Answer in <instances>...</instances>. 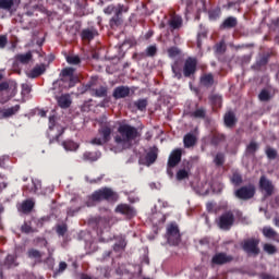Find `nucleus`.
I'll use <instances>...</instances> for the list:
<instances>
[{
    "label": "nucleus",
    "mask_w": 279,
    "mask_h": 279,
    "mask_svg": "<svg viewBox=\"0 0 279 279\" xmlns=\"http://www.w3.org/2000/svg\"><path fill=\"white\" fill-rule=\"evenodd\" d=\"M138 136H141V133H138V129L130 125L129 123L120 122L117 133L113 136L111 151H114V154H119L124 149H130V147L134 145V141H136Z\"/></svg>",
    "instance_id": "1"
},
{
    "label": "nucleus",
    "mask_w": 279,
    "mask_h": 279,
    "mask_svg": "<svg viewBox=\"0 0 279 279\" xmlns=\"http://www.w3.org/2000/svg\"><path fill=\"white\" fill-rule=\"evenodd\" d=\"M104 199L107 202H117V199H119V195H117L112 190L105 187L94 192L92 196L88 197L86 206L90 208L96 206L97 202H104Z\"/></svg>",
    "instance_id": "2"
},
{
    "label": "nucleus",
    "mask_w": 279,
    "mask_h": 279,
    "mask_svg": "<svg viewBox=\"0 0 279 279\" xmlns=\"http://www.w3.org/2000/svg\"><path fill=\"white\" fill-rule=\"evenodd\" d=\"M112 138V124L110 122H101L98 130V135L94 137L92 145H106Z\"/></svg>",
    "instance_id": "3"
},
{
    "label": "nucleus",
    "mask_w": 279,
    "mask_h": 279,
    "mask_svg": "<svg viewBox=\"0 0 279 279\" xmlns=\"http://www.w3.org/2000/svg\"><path fill=\"white\" fill-rule=\"evenodd\" d=\"M19 85L14 81L0 83V104H8L12 97H16Z\"/></svg>",
    "instance_id": "4"
},
{
    "label": "nucleus",
    "mask_w": 279,
    "mask_h": 279,
    "mask_svg": "<svg viewBox=\"0 0 279 279\" xmlns=\"http://www.w3.org/2000/svg\"><path fill=\"white\" fill-rule=\"evenodd\" d=\"M61 75L63 82H69V88H73V86L80 82V76L75 74V70L73 68L63 69Z\"/></svg>",
    "instance_id": "5"
},
{
    "label": "nucleus",
    "mask_w": 279,
    "mask_h": 279,
    "mask_svg": "<svg viewBox=\"0 0 279 279\" xmlns=\"http://www.w3.org/2000/svg\"><path fill=\"white\" fill-rule=\"evenodd\" d=\"M167 236L170 245H178L180 243V229H178V225H169L167 227Z\"/></svg>",
    "instance_id": "6"
},
{
    "label": "nucleus",
    "mask_w": 279,
    "mask_h": 279,
    "mask_svg": "<svg viewBox=\"0 0 279 279\" xmlns=\"http://www.w3.org/2000/svg\"><path fill=\"white\" fill-rule=\"evenodd\" d=\"M233 223H234V214H232V211H227L219 217L218 225H219V228H221V230H230Z\"/></svg>",
    "instance_id": "7"
},
{
    "label": "nucleus",
    "mask_w": 279,
    "mask_h": 279,
    "mask_svg": "<svg viewBox=\"0 0 279 279\" xmlns=\"http://www.w3.org/2000/svg\"><path fill=\"white\" fill-rule=\"evenodd\" d=\"M254 193H256L254 185H246L236 190L234 194L238 199H252Z\"/></svg>",
    "instance_id": "8"
},
{
    "label": "nucleus",
    "mask_w": 279,
    "mask_h": 279,
    "mask_svg": "<svg viewBox=\"0 0 279 279\" xmlns=\"http://www.w3.org/2000/svg\"><path fill=\"white\" fill-rule=\"evenodd\" d=\"M197 71V59L195 58H187L183 65V74L184 77H191V75H195Z\"/></svg>",
    "instance_id": "9"
},
{
    "label": "nucleus",
    "mask_w": 279,
    "mask_h": 279,
    "mask_svg": "<svg viewBox=\"0 0 279 279\" xmlns=\"http://www.w3.org/2000/svg\"><path fill=\"white\" fill-rule=\"evenodd\" d=\"M20 5L21 0H0V10H7L10 14H14Z\"/></svg>",
    "instance_id": "10"
},
{
    "label": "nucleus",
    "mask_w": 279,
    "mask_h": 279,
    "mask_svg": "<svg viewBox=\"0 0 279 279\" xmlns=\"http://www.w3.org/2000/svg\"><path fill=\"white\" fill-rule=\"evenodd\" d=\"M259 240L250 239L244 241L243 250L247 252V254H254L255 256L259 254L260 250L258 248Z\"/></svg>",
    "instance_id": "11"
},
{
    "label": "nucleus",
    "mask_w": 279,
    "mask_h": 279,
    "mask_svg": "<svg viewBox=\"0 0 279 279\" xmlns=\"http://www.w3.org/2000/svg\"><path fill=\"white\" fill-rule=\"evenodd\" d=\"M191 169H193V166L189 161H184L183 166L177 171V180H179V182H181V180H189Z\"/></svg>",
    "instance_id": "12"
},
{
    "label": "nucleus",
    "mask_w": 279,
    "mask_h": 279,
    "mask_svg": "<svg viewBox=\"0 0 279 279\" xmlns=\"http://www.w3.org/2000/svg\"><path fill=\"white\" fill-rule=\"evenodd\" d=\"M181 160H182V149L177 148L169 156L168 167L170 168L178 167Z\"/></svg>",
    "instance_id": "13"
},
{
    "label": "nucleus",
    "mask_w": 279,
    "mask_h": 279,
    "mask_svg": "<svg viewBox=\"0 0 279 279\" xmlns=\"http://www.w3.org/2000/svg\"><path fill=\"white\" fill-rule=\"evenodd\" d=\"M211 263L214 265H226V263H232V256L225 253H217L214 255Z\"/></svg>",
    "instance_id": "14"
},
{
    "label": "nucleus",
    "mask_w": 279,
    "mask_h": 279,
    "mask_svg": "<svg viewBox=\"0 0 279 279\" xmlns=\"http://www.w3.org/2000/svg\"><path fill=\"white\" fill-rule=\"evenodd\" d=\"M116 213H120V215H125V217H134L136 211L134 208L128 204H120L116 208Z\"/></svg>",
    "instance_id": "15"
},
{
    "label": "nucleus",
    "mask_w": 279,
    "mask_h": 279,
    "mask_svg": "<svg viewBox=\"0 0 279 279\" xmlns=\"http://www.w3.org/2000/svg\"><path fill=\"white\" fill-rule=\"evenodd\" d=\"M20 110H21V105H15L13 107L2 109L0 111V114L2 119H10L11 117H14V114H19Z\"/></svg>",
    "instance_id": "16"
},
{
    "label": "nucleus",
    "mask_w": 279,
    "mask_h": 279,
    "mask_svg": "<svg viewBox=\"0 0 279 279\" xmlns=\"http://www.w3.org/2000/svg\"><path fill=\"white\" fill-rule=\"evenodd\" d=\"M259 186L265 191L266 195H271V193H274V185L271 184V181L267 180L265 177L260 178Z\"/></svg>",
    "instance_id": "17"
},
{
    "label": "nucleus",
    "mask_w": 279,
    "mask_h": 279,
    "mask_svg": "<svg viewBox=\"0 0 279 279\" xmlns=\"http://www.w3.org/2000/svg\"><path fill=\"white\" fill-rule=\"evenodd\" d=\"M158 158V155L154 151L147 153L145 158H141L140 162L141 165H146V167H150V165H154L156 162V159Z\"/></svg>",
    "instance_id": "18"
},
{
    "label": "nucleus",
    "mask_w": 279,
    "mask_h": 279,
    "mask_svg": "<svg viewBox=\"0 0 279 279\" xmlns=\"http://www.w3.org/2000/svg\"><path fill=\"white\" fill-rule=\"evenodd\" d=\"M101 158V153L99 151H86L83 154V160L85 162H96V160Z\"/></svg>",
    "instance_id": "19"
},
{
    "label": "nucleus",
    "mask_w": 279,
    "mask_h": 279,
    "mask_svg": "<svg viewBox=\"0 0 279 279\" xmlns=\"http://www.w3.org/2000/svg\"><path fill=\"white\" fill-rule=\"evenodd\" d=\"M130 95V88L125 86L117 87L113 92V97L116 99H123L124 97H128Z\"/></svg>",
    "instance_id": "20"
},
{
    "label": "nucleus",
    "mask_w": 279,
    "mask_h": 279,
    "mask_svg": "<svg viewBox=\"0 0 279 279\" xmlns=\"http://www.w3.org/2000/svg\"><path fill=\"white\" fill-rule=\"evenodd\" d=\"M58 106L60 108H70L71 107V96L69 94L61 95L57 97Z\"/></svg>",
    "instance_id": "21"
},
{
    "label": "nucleus",
    "mask_w": 279,
    "mask_h": 279,
    "mask_svg": "<svg viewBox=\"0 0 279 279\" xmlns=\"http://www.w3.org/2000/svg\"><path fill=\"white\" fill-rule=\"evenodd\" d=\"M263 234L266 236V239H275L279 243V234L274 230L271 227H264L263 228Z\"/></svg>",
    "instance_id": "22"
},
{
    "label": "nucleus",
    "mask_w": 279,
    "mask_h": 279,
    "mask_svg": "<svg viewBox=\"0 0 279 279\" xmlns=\"http://www.w3.org/2000/svg\"><path fill=\"white\" fill-rule=\"evenodd\" d=\"M186 12L189 13L196 12V14H198L199 0H186Z\"/></svg>",
    "instance_id": "23"
},
{
    "label": "nucleus",
    "mask_w": 279,
    "mask_h": 279,
    "mask_svg": "<svg viewBox=\"0 0 279 279\" xmlns=\"http://www.w3.org/2000/svg\"><path fill=\"white\" fill-rule=\"evenodd\" d=\"M33 209H34V201L32 199L24 201L19 206L20 213H24V214L32 213Z\"/></svg>",
    "instance_id": "24"
},
{
    "label": "nucleus",
    "mask_w": 279,
    "mask_h": 279,
    "mask_svg": "<svg viewBox=\"0 0 279 279\" xmlns=\"http://www.w3.org/2000/svg\"><path fill=\"white\" fill-rule=\"evenodd\" d=\"M238 23L236 17L229 16L223 21L220 27L221 29H232V27H236Z\"/></svg>",
    "instance_id": "25"
},
{
    "label": "nucleus",
    "mask_w": 279,
    "mask_h": 279,
    "mask_svg": "<svg viewBox=\"0 0 279 279\" xmlns=\"http://www.w3.org/2000/svg\"><path fill=\"white\" fill-rule=\"evenodd\" d=\"M184 147H194L197 143V137L193 133H187L183 138Z\"/></svg>",
    "instance_id": "26"
},
{
    "label": "nucleus",
    "mask_w": 279,
    "mask_h": 279,
    "mask_svg": "<svg viewBox=\"0 0 279 279\" xmlns=\"http://www.w3.org/2000/svg\"><path fill=\"white\" fill-rule=\"evenodd\" d=\"M47 69L45 68V64L36 65L29 73L28 77H39V75H43Z\"/></svg>",
    "instance_id": "27"
},
{
    "label": "nucleus",
    "mask_w": 279,
    "mask_h": 279,
    "mask_svg": "<svg viewBox=\"0 0 279 279\" xmlns=\"http://www.w3.org/2000/svg\"><path fill=\"white\" fill-rule=\"evenodd\" d=\"M169 25L171 29H180L182 27V17L180 15H173L169 20Z\"/></svg>",
    "instance_id": "28"
},
{
    "label": "nucleus",
    "mask_w": 279,
    "mask_h": 279,
    "mask_svg": "<svg viewBox=\"0 0 279 279\" xmlns=\"http://www.w3.org/2000/svg\"><path fill=\"white\" fill-rule=\"evenodd\" d=\"M236 123V118L234 117V113L232 111H229L225 114V124L227 128H234V124Z\"/></svg>",
    "instance_id": "29"
},
{
    "label": "nucleus",
    "mask_w": 279,
    "mask_h": 279,
    "mask_svg": "<svg viewBox=\"0 0 279 279\" xmlns=\"http://www.w3.org/2000/svg\"><path fill=\"white\" fill-rule=\"evenodd\" d=\"M16 62H21V64H29L32 62V52H27L24 54L15 56Z\"/></svg>",
    "instance_id": "30"
},
{
    "label": "nucleus",
    "mask_w": 279,
    "mask_h": 279,
    "mask_svg": "<svg viewBox=\"0 0 279 279\" xmlns=\"http://www.w3.org/2000/svg\"><path fill=\"white\" fill-rule=\"evenodd\" d=\"M19 264L16 263V255H8L4 260V267L10 269V267H17Z\"/></svg>",
    "instance_id": "31"
},
{
    "label": "nucleus",
    "mask_w": 279,
    "mask_h": 279,
    "mask_svg": "<svg viewBox=\"0 0 279 279\" xmlns=\"http://www.w3.org/2000/svg\"><path fill=\"white\" fill-rule=\"evenodd\" d=\"M63 147L65 151H77V149L80 148V145H77V143L73 141H65L63 142Z\"/></svg>",
    "instance_id": "32"
},
{
    "label": "nucleus",
    "mask_w": 279,
    "mask_h": 279,
    "mask_svg": "<svg viewBox=\"0 0 279 279\" xmlns=\"http://www.w3.org/2000/svg\"><path fill=\"white\" fill-rule=\"evenodd\" d=\"M28 258H33L34 260H40L43 258V253L36 248H31L27 252Z\"/></svg>",
    "instance_id": "33"
},
{
    "label": "nucleus",
    "mask_w": 279,
    "mask_h": 279,
    "mask_svg": "<svg viewBox=\"0 0 279 279\" xmlns=\"http://www.w3.org/2000/svg\"><path fill=\"white\" fill-rule=\"evenodd\" d=\"M201 82L204 86H213L215 80L213 78V74H206L201 78Z\"/></svg>",
    "instance_id": "34"
},
{
    "label": "nucleus",
    "mask_w": 279,
    "mask_h": 279,
    "mask_svg": "<svg viewBox=\"0 0 279 279\" xmlns=\"http://www.w3.org/2000/svg\"><path fill=\"white\" fill-rule=\"evenodd\" d=\"M192 117H194L195 119H205L206 110L204 108H198L192 112Z\"/></svg>",
    "instance_id": "35"
},
{
    "label": "nucleus",
    "mask_w": 279,
    "mask_h": 279,
    "mask_svg": "<svg viewBox=\"0 0 279 279\" xmlns=\"http://www.w3.org/2000/svg\"><path fill=\"white\" fill-rule=\"evenodd\" d=\"M231 182L235 186H239V184H243V177H241L239 172H234L233 175L231 177Z\"/></svg>",
    "instance_id": "36"
},
{
    "label": "nucleus",
    "mask_w": 279,
    "mask_h": 279,
    "mask_svg": "<svg viewBox=\"0 0 279 279\" xmlns=\"http://www.w3.org/2000/svg\"><path fill=\"white\" fill-rule=\"evenodd\" d=\"M38 189H40V182H35L32 181V186H24L25 191H28V193H36V191H38Z\"/></svg>",
    "instance_id": "37"
},
{
    "label": "nucleus",
    "mask_w": 279,
    "mask_h": 279,
    "mask_svg": "<svg viewBox=\"0 0 279 279\" xmlns=\"http://www.w3.org/2000/svg\"><path fill=\"white\" fill-rule=\"evenodd\" d=\"M82 38L83 40H93V38H95V32L85 29L82 32Z\"/></svg>",
    "instance_id": "38"
},
{
    "label": "nucleus",
    "mask_w": 279,
    "mask_h": 279,
    "mask_svg": "<svg viewBox=\"0 0 279 279\" xmlns=\"http://www.w3.org/2000/svg\"><path fill=\"white\" fill-rule=\"evenodd\" d=\"M130 7L124 4H118L116 9V16H121V14L129 12Z\"/></svg>",
    "instance_id": "39"
},
{
    "label": "nucleus",
    "mask_w": 279,
    "mask_h": 279,
    "mask_svg": "<svg viewBox=\"0 0 279 279\" xmlns=\"http://www.w3.org/2000/svg\"><path fill=\"white\" fill-rule=\"evenodd\" d=\"M221 141H226V136L223 134H220V133L214 134L211 140L213 145H219Z\"/></svg>",
    "instance_id": "40"
},
{
    "label": "nucleus",
    "mask_w": 279,
    "mask_h": 279,
    "mask_svg": "<svg viewBox=\"0 0 279 279\" xmlns=\"http://www.w3.org/2000/svg\"><path fill=\"white\" fill-rule=\"evenodd\" d=\"M266 156L267 158H269V160H276L277 156H278V151H276V149L268 147L266 149Z\"/></svg>",
    "instance_id": "41"
},
{
    "label": "nucleus",
    "mask_w": 279,
    "mask_h": 279,
    "mask_svg": "<svg viewBox=\"0 0 279 279\" xmlns=\"http://www.w3.org/2000/svg\"><path fill=\"white\" fill-rule=\"evenodd\" d=\"M225 160H226V156L223 154L219 153L216 155L214 162L218 167H221V165H223Z\"/></svg>",
    "instance_id": "42"
},
{
    "label": "nucleus",
    "mask_w": 279,
    "mask_h": 279,
    "mask_svg": "<svg viewBox=\"0 0 279 279\" xmlns=\"http://www.w3.org/2000/svg\"><path fill=\"white\" fill-rule=\"evenodd\" d=\"M179 54H180V48L171 47V48L168 49L169 58H178Z\"/></svg>",
    "instance_id": "43"
},
{
    "label": "nucleus",
    "mask_w": 279,
    "mask_h": 279,
    "mask_svg": "<svg viewBox=\"0 0 279 279\" xmlns=\"http://www.w3.org/2000/svg\"><path fill=\"white\" fill-rule=\"evenodd\" d=\"M135 106L137 110H145L147 108V99H140L135 101Z\"/></svg>",
    "instance_id": "44"
},
{
    "label": "nucleus",
    "mask_w": 279,
    "mask_h": 279,
    "mask_svg": "<svg viewBox=\"0 0 279 279\" xmlns=\"http://www.w3.org/2000/svg\"><path fill=\"white\" fill-rule=\"evenodd\" d=\"M221 96L214 95L211 96V104L215 106V108H221Z\"/></svg>",
    "instance_id": "45"
},
{
    "label": "nucleus",
    "mask_w": 279,
    "mask_h": 279,
    "mask_svg": "<svg viewBox=\"0 0 279 279\" xmlns=\"http://www.w3.org/2000/svg\"><path fill=\"white\" fill-rule=\"evenodd\" d=\"M172 73L174 74V77H177L178 80L182 78V72L180 71V66L178 65V63H174L172 65Z\"/></svg>",
    "instance_id": "46"
},
{
    "label": "nucleus",
    "mask_w": 279,
    "mask_h": 279,
    "mask_svg": "<svg viewBox=\"0 0 279 279\" xmlns=\"http://www.w3.org/2000/svg\"><path fill=\"white\" fill-rule=\"evenodd\" d=\"M264 252H267V254H276V252H278V250L276 248V246L274 244H265Z\"/></svg>",
    "instance_id": "47"
},
{
    "label": "nucleus",
    "mask_w": 279,
    "mask_h": 279,
    "mask_svg": "<svg viewBox=\"0 0 279 279\" xmlns=\"http://www.w3.org/2000/svg\"><path fill=\"white\" fill-rule=\"evenodd\" d=\"M95 95L96 97H106V95H108V89H106V87H99L95 90Z\"/></svg>",
    "instance_id": "48"
},
{
    "label": "nucleus",
    "mask_w": 279,
    "mask_h": 279,
    "mask_svg": "<svg viewBox=\"0 0 279 279\" xmlns=\"http://www.w3.org/2000/svg\"><path fill=\"white\" fill-rule=\"evenodd\" d=\"M256 149H258V144H256L255 142H251L246 148L248 154H255Z\"/></svg>",
    "instance_id": "49"
},
{
    "label": "nucleus",
    "mask_w": 279,
    "mask_h": 279,
    "mask_svg": "<svg viewBox=\"0 0 279 279\" xmlns=\"http://www.w3.org/2000/svg\"><path fill=\"white\" fill-rule=\"evenodd\" d=\"M66 62L69 64H80V57H77V56H69L66 58Z\"/></svg>",
    "instance_id": "50"
},
{
    "label": "nucleus",
    "mask_w": 279,
    "mask_h": 279,
    "mask_svg": "<svg viewBox=\"0 0 279 279\" xmlns=\"http://www.w3.org/2000/svg\"><path fill=\"white\" fill-rule=\"evenodd\" d=\"M158 49L156 48V46H150L146 49V53L147 56H149L150 58H154V56H156Z\"/></svg>",
    "instance_id": "51"
},
{
    "label": "nucleus",
    "mask_w": 279,
    "mask_h": 279,
    "mask_svg": "<svg viewBox=\"0 0 279 279\" xmlns=\"http://www.w3.org/2000/svg\"><path fill=\"white\" fill-rule=\"evenodd\" d=\"M216 51H217V53H223L226 51V43L220 41L219 44H217Z\"/></svg>",
    "instance_id": "52"
},
{
    "label": "nucleus",
    "mask_w": 279,
    "mask_h": 279,
    "mask_svg": "<svg viewBox=\"0 0 279 279\" xmlns=\"http://www.w3.org/2000/svg\"><path fill=\"white\" fill-rule=\"evenodd\" d=\"M259 100L260 101H269V92L267 90H262L259 94Z\"/></svg>",
    "instance_id": "53"
},
{
    "label": "nucleus",
    "mask_w": 279,
    "mask_h": 279,
    "mask_svg": "<svg viewBox=\"0 0 279 279\" xmlns=\"http://www.w3.org/2000/svg\"><path fill=\"white\" fill-rule=\"evenodd\" d=\"M22 232H25V234H29V233L34 232V230L32 229L31 225L24 223L22 226Z\"/></svg>",
    "instance_id": "54"
},
{
    "label": "nucleus",
    "mask_w": 279,
    "mask_h": 279,
    "mask_svg": "<svg viewBox=\"0 0 279 279\" xmlns=\"http://www.w3.org/2000/svg\"><path fill=\"white\" fill-rule=\"evenodd\" d=\"M57 232L58 234H60L61 236H64V234L66 233V226L61 225L57 228Z\"/></svg>",
    "instance_id": "55"
},
{
    "label": "nucleus",
    "mask_w": 279,
    "mask_h": 279,
    "mask_svg": "<svg viewBox=\"0 0 279 279\" xmlns=\"http://www.w3.org/2000/svg\"><path fill=\"white\" fill-rule=\"evenodd\" d=\"M8 45V37L7 36H0V48L3 49Z\"/></svg>",
    "instance_id": "56"
},
{
    "label": "nucleus",
    "mask_w": 279,
    "mask_h": 279,
    "mask_svg": "<svg viewBox=\"0 0 279 279\" xmlns=\"http://www.w3.org/2000/svg\"><path fill=\"white\" fill-rule=\"evenodd\" d=\"M66 267H68L66 263H65V262H61V263L59 264V271H60V272L65 271V270H66Z\"/></svg>",
    "instance_id": "57"
},
{
    "label": "nucleus",
    "mask_w": 279,
    "mask_h": 279,
    "mask_svg": "<svg viewBox=\"0 0 279 279\" xmlns=\"http://www.w3.org/2000/svg\"><path fill=\"white\" fill-rule=\"evenodd\" d=\"M112 10H114V7H108L105 9L106 14H112Z\"/></svg>",
    "instance_id": "58"
},
{
    "label": "nucleus",
    "mask_w": 279,
    "mask_h": 279,
    "mask_svg": "<svg viewBox=\"0 0 279 279\" xmlns=\"http://www.w3.org/2000/svg\"><path fill=\"white\" fill-rule=\"evenodd\" d=\"M260 278L262 279H274V277H271L270 275H267V274H262Z\"/></svg>",
    "instance_id": "59"
},
{
    "label": "nucleus",
    "mask_w": 279,
    "mask_h": 279,
    "mask_svg": "<svg viewBox=\"0 0 279 279\" xmlns=\"http://www.w3.org/2000/svg\"><path fill=\"white\" fill-rule=\"evenodd\" d=\"M171 169L172 168L168 167V175H170V178H173V171Z\"/></svg>",
    "instance_id": "60"
},
{
    "label": "nucleus",
    "mask_w": 279,
    "mask_h": 279,
    "mask_svg": "<svg viewBox=\"0 0 279 279\" xmlns=\"http://www.w3.org/2000/svg\"><path fill=\"white\" fill-rule=\"evenodd\" d=\"M5 165V159L3 157H0V167H3Z\"/></svg>",
    "instance_id": "61"
},
{
    "label": "nucleus",
    "mask_w": 279,
    "mask_h": 279,
    "mask_svg": "<svg viewBox=\"0 0 279 279\" xmlns=\"http://www.w3.org/2000/svg\"><path fill=\"white\" fill-rule=\"evenodd\" d=\"M275 226H277V228H279V217L275 218Z\"/></svg>",
    "instance_id": "62"
},
{
    "label": "nucleus",
    "mask_w": 279,
    "mask_h": 279,
    "mask_svg": "<svg viewBox=\"0 0 279 279\" xmlns=\"http://www.w3.org/2000/svg\"><path fill=\"white\" fill-rule=\"evenodd\" d=\"M41 117H47V112L41 111Z\"/></svg>",
    "instance_id": "63"
},
{
    "label": "nucleus",
    "mask_w": 279,
    "mask_h": 279,
    "mask_svg": "<svg viewBox=\"0 0 279 279\" xmlns=\"http://www.w3.org/2000/svg\"><path fill=\"white\" fill-rule=\"evenodd\" d=\"M3 80V74L0 72V82Z\"/></svg>",
    "instance_id": "64"
}]
</instances>
